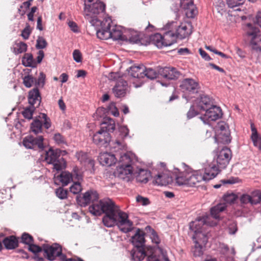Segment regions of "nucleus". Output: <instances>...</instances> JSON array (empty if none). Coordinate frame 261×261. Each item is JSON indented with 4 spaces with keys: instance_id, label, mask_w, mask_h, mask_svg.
Here are the masks:
<instances>
[{
    "instance_id": "51",
    "label": "nucleus",
    "mask_w": 261,
    "mask_h": 261,
    "mask_svg": "<svg viewBox=\"0 0 261 261\" xmlns=\"http://www.w3.org/2000/svg\"><path fill=\"white\" fill-rule=\"evenodd\" d=\"M47 46L45 39L42 37H39L37 40L36 47L37 49H43Z\"/></svg>"
},
{
    "instance_id": "45",
    "label": "nucleus",
    "mask_w": 261,
    "mask_h": 261,
    "mask_svg": "<svg viewBox=\"0 0 261 261\" xmlns=\"http://www.w3.org/2000/svg\"><path fill=\"white\" fill-rule=\"evenodd\" d=\"M39 118L42 120V123L44 127L46 129L49 128L51 126V122L50 119L47 117L46 114L41 113L39 116Z\"/></svg>"
},
{
    "instance_id": "44",
    "label": "nucleus",
    "mask_w": 261,
    "mask_h": 261,
    "mask_svg": "<svg viewBox=\"0 0 261 261\" xmlns=\"http://www.w3.org/2000/svg\"><path fill=\"white\" fill-rule=\"evenodd\" d=\"M144 77L146 76L147 78L153 80L155 79L157 76L158 73L156 71L151 68H146L145 67V71L144 72Z\"/></svg>"
},
{
    "instance_id": "62",
    "label": "nucleus",
    "mask_w": 261,
    "mask_h": 261,
    "mask_svg": "<svg viewBox=\"0 0 261 261\" xmlns=\"http://www.w3.org/2000/svg\"><path fill=\"white\" fill-rule=\"evenodd\" d=\"M229 233L234 234L238 230L237 225L236 222H231L228 225Z\"/></svg>"
},
{
    "instance_id": "36",
    "label": "nucleus",
    "mask_w": 261,
    "mask_h": 261,
    "mask_svg": "<svg viewBox=\"0 0 261 261\" xmlns=\"http://www.w3.org/2000/svg\"><path fill=\"white\" fill-rule=\"evenodd\" d=\"M193 240L194 241H198L199 244L205 245L208 241V237L203 231H201L198 233L194 234L192 237Z\"/></svg>"
},
{
    "instance_id": "39",
    "label": "nucleus",
    "mask_w": 261,
    "mask_h": 261,
    "mask_svg": "<svg viewBox=\"0 0 261 261\" xmlns=\"http://www.w3.org/2000/svg\"><path fill=\"white\" fill-rule=\"evenodd\" d=\"M42 122L38 119H35L31 123V130L35 134H37L42 132Z\"/></svg>"
},
{
    "instance_id": "60",
    "label": "nucleus",
    "mask_w": 261,
    "mask_h": 261,
    "mask_svg": "<svg viewBox=\"0 0 261 261\" xmlns=\"http://www.w3.org/2000/svg\"><path fill=\"white\" fill-rule=\"evenodd\" d=\"M119 132L121 134V137L124 139V138L126 137L128 135L129 130L126 126H121L119 127Z\"/></svg>"
},
{
    "instance_id": "21",
    "label": "nucleus",
    "mask_w": 261,
    "mask_h": 261,
    "mask_svg": "<svg viewBox=\"0 0 261 261\" xmlns=\"http://www.w3.org/2000/svg\"><path fill=\"white\" fill-rule=\"evenodd\" d=\"M117 155L107 152L100 153L99 156V162L103 166H111L118 160L119 158Z\"/></svg>"
},
{
    "instance_id": "17",
    "label": "nucleus",
    "mask_w": 261,
    "mask_h": 261,
    "mask_svg": "<svg viewBox=\"0 0 261 261\" xmlns=\"http://www.w3.org/2000/svg\"><path fill=\"white\" fill-rule=\"evenodd\" d=\"M183 92L188 94H194L198 91L199 84L192 79H184L180 86Z\"/></svg>"
},
{
    "instance_id": "12",
    "label": "nucleus",
    "mask_w": 261,
    "mask_h": 261,
    "mask_svg": "<svg viewBox=\"0 0 261 261\" xmlns=\"http://www.w3.org/2000/svg\"><path fill=\"white\" fill-rule=\"evenodd\" d=\"M222 116V111L220 107L213 106L205 111V114L200 118L205 124H209L210 121H216Z\"/></svg>"
},
{
    "instance_id": "50",
    "label": "nucleus",
    "mask_w": 261,
    "mask_h": 261,
    "mask_svg": "<svg viewBox=\"0 0 261 261\" xmlns=\"http://www.w3.org/2000/svg\"><path fill=\"white\" fill-rule=\"evenodd\" d=\"M147 261H160L156 256L154 255V249L151 247L148 248Z\"/></svg>"
},
{
    "instance_id": "26",
    "label": "nucleus",
    "mask_w": 261,
    "mask_h": 261,
    "mask_svg": "<svg viewBox=\"0 0 261 261\" xmlns=\"http://www.w3.org/2000/svg\"><path fill=\"white\" fill-rule=\"evenodd\" d=\"M145 71V66L143 65L133 66L128 70V73L135 78L141 79L144 77V72Z\"/></svg>"
},
{
    "instance_id": "63",
    "label": "nucleus",
    "mask_w": 261,
    "mask_h": 261,
    "mask_svg": "<svg viewBox=\"0 0 261 261\" xmlns=\"http://www.w3.org/2000/svg\"><path fill=\"white\" fill-rule=\"evenodd\" d=\"M73 58L74 60L77 62H81L82 61V55L81 52L75 49L73 52Z\"/></svg>"
},
{
    "instance_id": "58",
    "label": "nucleus",
    "mask_w": 261,
    "mask_h": 261,
    "mask_svg": "<svg viewBox=\"0 0 261 261\" xmlns=\"http://www.w3.org/2000/svg\"><path fill=\"white\" fill-rule=\"evenodd\" d=\"M136 201L138 203L142 205H147L149 203V200L147 198L143 197L140 195L137 196Z\"/></svg>"
},
{
    "instance_id": "23",
    "label": "nucleus",
    "mask_w": 261,
    "mask_h": 261,
    "mask_svg": "<svg viewBox=\"0 0 261 261\" xmlns=\"http://www.w3.org/2000/svg\"><path fill=\"white\" fill-rule=\"evenodd\" d=\"M145 232L138 229L135 234L132 237V242L135 247L144 248L145 244Z\"/></svg>"
},
{
    "instance_id": "33",
    "label": "nucleus",
    "mask_w": 261,
    "mask_h": 261,
    "mask_svg": "<svg viewBox=\"0 0 261 261\" xmlns=\"http://www.w3.org/2000/svg\"><path fill=\"white\" fill-rule=\"evenodd\" d=\"M3 242L5 248L7 249H13L18 246V240L13 236L5 238Z\"/></svg>"
},
{
    "instance_id": "2",
    "label": "nucleus",
    "mask_w": 261,
    "mask_h": 261,
    "mask_svg": "<svg viewBox=\"0 0 261 261\" xmlns=\"http://www.w3.org/2000/svg\"><path fill=\"white\" fill-rule=\"evenodd\" d=\"M111 18L105 17L101 24L96 29V35L98 38L107 40L112 38L114 40L129 41L136 43L139 39L138 35H135L134 32L127 30L120 25H112Z\"/></svg>"
},
{
    "instance_id": "48",
    "label": "nucleus",
    "mask_w": 261,
    "mask_h": 261,
    "mask_svg": "<svg viewBox=\"0 0 261 261\" xmlns=\"http://www.w3.org/2000/svg\"><path fill=\"white\" fill-rule=\"evenodd\" d=\"M185 9L186 10V15L189 18H194L197 13V9L194 5L189 7V8H185Z\"/></svg>"
},
{
    "instance_id": "20",
    "label": "nucleus",
    "mask_w": 261,
    "mask_h": 261,
    "mask_svg": "<svg viewBox=\"0 0 261 261\" xmlns=\"http://www.w3.org/2000/svg\"><path fill=\"white\" fill-rule=\"evenodd\" d=\"M159 73L162 76L169 80L177 79L181 75L180 72L173 67L163 68L160 70Z\"/></svg>"
},
{
    "instance_id": "38",
    "label": "nucleus",
    "mask_w": 261,
    "mask_h": 261,
    "mask_svg": "<svg viewBox=\"0 0 261 261\" xmlns=\"http://www.w3.org/2000/svg\"><path fill=\"white\" fill-rule=\"evenodd\" d=\"M39 92L37 88H34L29 92V101L31 104L34 105L37 100H39Z\"/></svg>"
},
{
    "instance_id": "43",
    "label": "nucleus",
    "mask_w": 261,
    "mask_h": 261,
    "mask_svg": "<svg viewBox=\"0 0 261 261\" xmlns=\"http://www.w3.org/2000/svg\"><path fill=\"white\" fill-rule=\"evenodd\" d=\"M80 180L74 181L70 187V192L74 194H79L82 190V186L80 182Z\"/></svg>"
},
{
    "instance_id": "32",
    "label": "nucleus",
    "mask_w": 261,
    "mask_h": 261,
    "mask_svg": "<svg viewBox=\"0 0 261 261\" xmlns=\"http://www.w3.org/2000/svg\"><path fill=\"white\" fill-rule=\"evenodd\" d=\"M251 138L255 146L261 150V138L259 137L257 129L253 123H251Z\"/></svg>"
},
{
    "instance_id": "24",
    "label": "nucleus",
    "mask_w": 261,
    "mask_h": 261,
    "mask_svg": "<svg viewBox=\"0 0 261 261\" xmlns=\"http://www.w3.org/2000/svg\"><path fill=\"white\" fill-rule=\"evenodd\" d=\"M148 247H135L131 251L132 259L134 261H141L143 260L145 256H147Z\"/></svg>"
},
{
    "instance_id": "57",
    "label": "nucleus",
    "mask_w": 261,
    "mask_h": 261,
    "mask_svg": "<svg viewBox=\"0 0 261 261\" xmlns=\"http://www.w3.org/2000/svg\"><path fill=\"white\" fill-rule=\"evenodd\" d=\"M45 75L43 72H40L36 84L39 87H43L45 84Z\"/></svg>"
},
{
    "instance_id": "25",
    "label": "nucleus",
    "mask_w": 261,
    "mask_h": 261,
    "mask_svg": "<svg viewBox=\"0 0 261 261\" xmlns=\"http://www.w3.org/2000/svg\"><path fill=\"white\" fill-rule=\"evenodd\" d=\"M98 194L97 192L93 190H90L84 194L82 198L83 202L82 203H79V204L81 206H85L91 201L93 202L94 201L98 199Z\"/></svg>"
},
{
    "instance_id": "3",
    "label": "nucleus",
    "mask_w": 261,
    "mask_h": 261,
    "mask_svg": "<svg viewBox=\"0 0 261 261\" xmlns=\"http://www.w3.org/2000/svg\"><path fill=\"white\" fill-rule=\"evenodd\" d=\"M83 15L92 25L96 28L101 24L102 20L97 15L105 11V4L99 0H84Z\"/></svg>"
},
{
    "instance_id": "42",
    "label": "nucleus",
    "mask_w": 261,
    "mask_h": 261,
    "mask_svg": "<svg viewBox=\"0 0 261 261\" xmlns=\"http://www.w3.org/2000/svg\"><path fill=\"white\" fill-rule=\"evenodd\" d=\"M251 204H256L261 201V192L259 190L252 192L250 195Z\"/></svg>"
},
{
    "instance_id": "61",
    "label": "nucleus",
    "mask_w": 261,
    "mask_h": 261,
    "mask_svg": "<svg viewBox=\"0 0 261 261\" xmlns=\"http://www.w3.org/2000/svg\"><path fill=\"white\" fill-rule=\"evenodd\" d=\"M194 5L193 0H180V6L183 9L189 8Z\"/></svg>"
},
{
    "instance_id": "4",
    "label": "nucleus",
    "mask_w": 261,
    "mask_h": 261,
    "mask_svg": "<svg viewBox=\"0 0 261 261\" xmlns=\"http://www.w3.org/2000/svg\"><path fill=\"white\" fill-rule=\"evenodd\" d=\"M211 167L206 168L205 166L204 174H202V171L200 170L192 171L188 167L187 171L188 186L192 187L202 180L208 181L215 178L217 175V169L214 165Z\"/></svg>"
},
{
    "instance_id": "41",
    "label": "nucleus",
    "mask_w": 261,
    "mask_h": 261,
    "mask_svg": "<svg viewBox=\"0 0 261 261\" xmlns=\"http://www.w3.org/2000/svg\"><path fill=\"white\" fill-rule=\"evenodd\" d=\"M151 40L154 44L159 48H162L163 46V36L161 34L156 33L151 37Z\"/></svg>"
},
{
    "instance_id": "18",
    "label": "nucleus",
    "mask_w": 261,
    "mask_h": 261,
    "mask_svg": "<svg viewBox=\"0 0 261 261\" xmlns=\"http://www.w3.org/2000/svg\"><path fill=\"white\" fill-rule=\"evenodd\" d=\"M43 247L47 258L49 260H54L56 257L62 255V248L58 244H54L51 246L44 245Z\"/></svg>"
},
{
    "instance_id": "35",
    "label": "nucleus",
    "mask_w": 261,
    "mask_h": 261,
    "mask_svg": "<svg viewBox=\"0 0 261 261\" xmlns=\"http://www.w3.org/2000/svg\"><path fill=\"white\" fill-rule=\"evenodd\" d=\"M22 64L25 67H35L36 63L31 54H25L22 59Z\"/></svg>"
},
{
    "instance_id": "22",
    "label": "nucleus",
    "mask_w": 261,
    "mask_h": 261,
    "mask_svg": "<svg viewBox=\"0 0 261 261\" xmlns=\"http://www.w3.org/2000/svg\"><path fill=\"white\" fill-rule=\"evenodd\" d=\"M127 88V83L123 80H119L112 89L113 93L117 98L125 96Z\"/></svg>"
},
{
    "instance_id": "29",
    "label": "nucleus",
    "mask_w": 261,
    "mask_h": 261,
    "mask_svg": "<svg viewBox=\"0 0 261 261\" xmlns=\"http://www.w3.org/2000/svg\"><path fill=\"white\" fill-rule=\"evenodd\" d=\"M154 181L158 186H166L171 182L172 179L167 174L160 173L154 177Z\"/></svg>"
},
{
    "instance_id": "15",
    "label": "nucleus",
    "mask_w": 261,
    "mask_h": 261,
    "mask_svg": "<svg viewBox=\"0 0 261 261\" xmlns=\"http://www.w3.org/2000/svg\"><path fill=\"white\" fill-rule=\"evenodd\" d=\"M43 141V138L42 136H39L37 138L28 136L23 139L22 144L28 149H35L37 147L42 150L44 148Z\"/></svg>"
},
{
    "instance_id": "55",
    "label": "nucleus",
    "mask_w": 261,
    "mask_h": 261,
    "mask_svg": "<svg viewBox=\"0 0 261 261\" xmlns=\"http://www.w3.org/2000/svg\"><path fill=\"white\" fill-rule=\"evenodd\" d=\"M245 0H227V4L229 7L234 8L244 3Z\"/></svg>"
},
{
    "instance_id": "8",
    "label": "nucleus",
    "mask_w": 261,
    "mask_h": 261,
    "mask_svg": "<svg viewBox=\"0 0 261 261\" xmlns=\"http://www.w3.org/2000/svg\"><path fill=\"white\" fill-rule=\"evenodd\" d=\"M60 150L50 148L45 152V160L49 164L53 165V169L61 171L65 167L66 162L60 156Z\"/></svg>"
},
{
    "instance_id": "13",
    "label": "nucleus",
    "mask_w": 261,
    "mask_h": 261,
    "mask_svg": "<svg viewBox=\"0 0 261 261\" xmlns=\"http://www.w3.org/2000/svg\"><path fill=\"white\" fill-rule=\"evenodd\" d=\"M111 137L110 133L100 129L92 136L93 142L100 147H107L110 143Z\"/></svg>"
},
{
    "instance_id": "14",
    "label": "nucleus",
    "mask_w": 261,
    "mask_h": 261,
    "mask_svg": "<svg viewBox=\"0 0 261 261\" xmlns=\"http://www.w3.org/2000/svg\"><path fill=\"white\" fill-rule=\"evenodd\" d=\"M207 217H199L190 223V229L194 232V234L203 231L207 226H213L216 223H210L208 221Z\"/></svg>"
},
{
    "instance_id": "46",
    "label": "nucleus",
    "mask_w": 261,
    "mask_h": 261,
    "mask_svg": "<svg viewBox=\"0 0 261 261\" xmlns=\"http://www.w3.org/2000/svg\"><path fill=\"white\" fill-rule=\"evenodd\" d=\"M237 198V197L234 194H226L223 196V200L225 202V204H231L234 202Z\"/></svg>"
},
{
    "instance_id": "34",
    "label": "nucleus",
    "mask_w": 261,
    "mask_h": 261,
    "mask_svg": "<svg viewBox=\"0 0 261 261\" xmlns=\"http://www.w3.org/2000/svg\"><path fill=\"white\" fill-rule=\"evenodd\" d=\"M226 207L225 203H220L212 207L211 210V216L216 219L219 218V213L225 210Z\"/></svg>"
},
{
    "instance_id": "7",
    "label": "nucleus",
    "mask_w": 261,
    "mask_h": 261,
    "mask_svg": "<svg viewBox=\"0 0 261 261\" xmlns=\"http://www.w3.org/2000/svg\"><path fill=\"white\" fill-rule=\"evenodd\" d=\"M231 159V151L228 148H224L220 151L217 157L214 159L211 163H207L205 165L206 168L212 167L213 165L217 169V174L220 172V168H225L228 165Z\"/></svg>"
},
{
    "instance_id": "47",
    "label": "nucleus",
    "mask_w": 261,
    "mask_h": 261,
    "mask_svg": "<svg viewBox=\"0 0 261 261\" xmlns=\"http://www.w3.org/2000/svg\"><path fill=\"white\" fill-rule=\"evenodd\" d=\"M34 82L35 79L31 75L24 76L23 78V83L27 88L31 87Z\"/></svg>"
},
{
    "instance_id": "11",
    "label": "nucleus",
    "mask_w": 261,
    "mask_h": 261,
    "mask_svg": "<svg viewBox=\"0 0 261 261\" xmlns=\"http://www.w3.org/2000/svg\"><path fill=\"white\" fill-rule=\"evenodd\" d=\"M247 27V35L252 48L261 50V35H259L258 29L251 24H248Z\"/></svg>"
},
{
    "instance_id": "9",
    "label": "nucleus",
    "mask_w": 261,
    "mask_h": 261,
    "mask_svg": "<svg viewBox=\"0 0 261 261\" xmlns=\"http://www.w3.org/2000/svg\"><path fill=\"white\" fill-rule=\"evenodd\" d=\"M74 179L77 180H82L83 179L82 172L77 167L73 168L71 174L69 172L64 171L60 175L55 176V183L57 184V181H59L63 186H67Z\"/></svg>"
},
{
    "instance_id": "1",
    "label": "nucleus",
    "mask_w": 261,
    "mask_h": 261,
    "mask_svg": "<svg viewBox=\"0 0 261 261\" xmlns=\"http://www.w3.org/2000/svg\"><path fill=\"white\" fill-rule=\"evenodd\" d=\"M89 211L96 216L105 214L102 222L107 227L117 225L124 232L130 231L133 229V223L128 219L127 214L121 211L119 207L110 198L93 202L89 206Z\"/></svg>"
},
{
    "instance_id": "54",
    "label": "nucleus",
    "mask_w": 261,
    "mask_h": 261,
    "mask_svg": "<svg viewBox=\"0 0 261 261\" xmlns=\"http://www.w3.org/2000/svg\"><path fill=\"white\" fill-rule=\"evenodd\" d=\"M76 157L77 159L83 164L87 162V160L88 159L87 154L82 151L77 152Z\"/></svg>"
},
{
    "instance_id": "59",
    "label": "nucleus",
    "mask_w": 261,
    "mask_h": 261,
    "mask_svg": "<svg viewBox=\"0 0 261 261\" xmlns=\"http://www.w3.org/2000/svg\"><path fill=\"white\" fill-rule=\"evenodd\" d=\"M29 250L34 253H37L42 251V249L38 245L31 243L29 245Z\"/></svg>"
},
{
    "instance_id": "37",
    "label": "nucleus",
    "mask_w": 261,
    "mask_h": 261,
    "mask_svg": "<svg viewBox=\"0 0 261 261\" xmlns=\"http://www.w3.org/2000/svg\"><path fill=\"white\" fill-rule=\"evenodd\" d=\"M145 231L149 234L152 242L157 245L160 243V240L156 232L150 226L145 227Z\"/></svg>"
},
{
    "instance_id": "40",
    "label": "nucleus",
    "mask_w": 261,
    "mask_h": 261,
    "mask_svg": "<svg viewBox=\"0 0 261 261\" xmlns=\"http://www.w3.org/2000/svg\"><path fill=\"white\" fill-rule=\"evenodd\" d=\"M13 48L14 53L17 55L26 51L27 49V45L26 43L22 42L16 43Z\"/></svg>"
},
{
    "instance_id": "53",
    "label": "nucleus",
    "mask_w": 261,
    "mask_h": 261,
    "mask_svg": "<svg viewBox=\"0 0 261 261\" xmlns=\"http://www.w3.org/2000/svg\"><path fill=\"white\" fill-rule=\"evenodd\" d=\"M21 242L25 244L29 245L33 242V239L29 234L23 233L21 236Z\"/></svg>"
},
{
    "instance_id": "49",
    "label": "nucleus",
    "mask_w": 261,
    "mask_h": 261,
    "mask_svg": "<svg viewBox=\"0 0 261 261\" xmlns=\"http://www.w3.org/2000/svg\"><path fill=\"white\" fill-rule=\"evenodd\" d=\"M34 108V107H30L25 108L22 112L23 117L28 119H31L33 117Z\"/></svg>"
},
{
    "instance_id": "16",
    "label": "nucleus",
    "mask_w": 261,
    "mask_h": 261,
    "mask_svg": "<svg viewBox=\"0 0 261 261\" xmlns=\"http://www.w3.org/2000/svg\"><path fill=\"white\" fill-rule=\"evenodd\" d=\"M110 148L112 151L116 153V155L120 159V155H123L124 153H132L131 152H125L127 147L125 143L122 138H117L112 141L110 144Z\"/></svg>"
},
{
    "instance_id": "27",
    "label": "nucleus",
    "mask_w": 261,
    "mask_h": 261,
    "mask_svg": "<svg viewBox=\"0 0 261 261\" xmlns=\"http://www.w3.org/2000/svg\"><path fill=\"white\" fill-rule=\"evenodd\" d=\"M163 29L168 30L163 36V46H170L176 42L177 37L172 29H165V26Z\"/></svg>"
},
{
    "instance_id": "52",
    "label": "nucleus",
    "mask_w": 261,
    "mask_h": 261,
    "mask_svg": "<svg viewBox=\"0 0 261 261\" xmlns=\"http://www.w3.org/2000/svg\"><path fill=\"white\" fill-rule=\"evenodd\" d=\"M57 196L61 199H64L67 198V191L62 188H59L56 191Z\"/></svg>"
},
{
    "instance_id": "19",
    "label": "nucleus",
    "mask_w": 261,
    "mask_h": 261,
    "mask_svg": "<svg viewBox=\"0 0 261 261\" xmlns=\"http://www.w3.org/2000/svg\"><path fill=\"white\" fill-rule=\"evenodd\" d=\"M184 168L183 171L176 168L174 169V173L176 174L175 181L178 186H188V178L187 175V171L188 167L185 164H181Z\"/></svg>"
},
{
    "instance_id": "30",
    "label": "nucleus",
    "mask_w": 261,
    "mask_h": 261,
    "mask_svg": "<svg viewBox=\"0 0 261 261\" xmlns=\"http://www.w3.org/2000/svg\"><path fill=\"white\" fill-rule=\"evenodd\" d=\"M213 106L210 98L207 96H203L199 100L197 106L200 110L206 111Z\"/></svg>"
},
{
    "instance_id": "31",
    "label": "nucleus",
    "mask_w": 261,
    "mask_h": 261,
    "mask_svg": "<svg viewBox=\"0 0 261 261\" xmlns=\"http://www.w3.org/2000/svg\"><path fill=\"white\" fill-rule=\"evenodd\" d=\"M150 176V171L146 169H140L136 176V180L138 182L145 184L148 182Z\"/></svg>"
},
{
    "instance_id": "28",
    "label": "nucleus",
    "mask_w": 261,
    "mask_h": 261,
    "mask_svg": "<svg viewBox=\"0 0 261 261\" xmlns=\"http://www.w3.org/2000/svg\"><path fill=\"white\" fill-rule=\"evenodd\" d=\"M101 129L108 133L113 132L115 129V123L113 119L110 117H105L101 123Z\"/></svg>"
},
{
    "instance_id": "56",
    "label": "nucleus",
    "mask_w": 261,
    "mask_h": 261,
    "mask_svg": "<svg viewBox=\"0 0 261 261\" xmlns=\"http://www.w3.org/2000/svg\"><path fill=\"white\" fill-rule=\"evenodd\" d=\"M195 250L194 251V254L195 256H200L202 254V245L199 244L198 241H195Z\"/></svg>"
},
{
    "instance_id": "5",
    "label": "nucleus",
    "mask_w": 261,
    "mask_h": 261,
    "mask_svg": "<svg viewBox=\"0 0 261 261\" xmlns=\"http://www.w3.org/2000/svg\"><path fill=\"white\" fill-rule=\"evenodd\" d=\"M135 155L133 153H124L120 155L118 159L119 165L115 171V174L120 178L128 181L133 173L132 163Z\"/></svg>"
},
{
    "instance_id": "10",
    "label": "nucleus",
    "mask_w": 261,
    "mask_h": 261,
    "mask_svg": "<svg viewBox=\"0 0 261 261\" xmlns=\"http://www.w3.org/2000/svg\"><path fill=\"white\" fill-rule=\"evenodd\" d=\"M216 142L223 144H228L230 142V133L228 125L224 121L219 122L216 126Z\"/></svg>"
},
{
    "instance_id": "6",
    "label": "nucleus",
    "mask_w": 261,
    "mask_h": 261,
    "mask_svg": "<svg viewBox=\"0 0 261 261\" xmlns=\"http://www.w3.org/2000/svg\"><path fill=\"white\" fill-rule=\"evenodd\" d=\"M191 27L189 23L177 21L168 22L165 25V29H172L176 37L181 39L186 38L192 33Z\"/></svg>"
},
{
    "instance_id": "64",
    "label": "nucleus",
    "mask_w": 261,
    "mask_h": 261,
    "mask_svg": "<svg viewBox=\"0 0 261 261\" xmlns=\"http://www.w3.org/2000/svg\"><path fill=\"white\" fill-rule=\"evenodd\" d=\"M30 34H31V31H30V26L28 25L22 31L21 36L24 39H28L30 36Z\"/></svg>"
}]
</instances>
